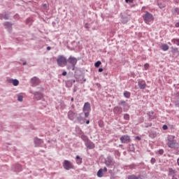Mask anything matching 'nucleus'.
Masks as SVG:
<instances>
[{
  "instance_id": "nucleus-32",
  "label": "nucleus",
  "mask_w": 179,
  "mask_h": 179,
  "mask_svg": "<svg viewBox=\"0 0 179 179\" xmlns=\"http://www.w3.org/2000/svg\"><path fill=\"white\" fill-rule=\"evenodd\" d=\"M148 114V117H149L150 120H153L155 118V117L152 116L154 114L153 111H150Z\"/></svg>"
},
{
  "instance_id": "nucleus-28",
  "label": "nucleus",
  "mask_w": 179,
  "mask_h": 179,
  "mask_svg": "<svg viewBox=\"0 0 179 179\" xmlns=\"http://www.w3.org/2000/svg\"><path fill=\"white\" fill-rule=\"evenodd\" d=\"M173 13L175 16H178L179 15V8H175L173 11Z\"/></svg>"
},
{
  "instance_id": "nucleus-57",
  "label": "nucleus",
  "mask_w": 179,
  "mask_h": 179,
  "mask_svg": "<svg viewBox=\"0 0 179 179\" xmlns=\"http://www.w3.org/2000/svg\"><path fill=\"white\" fill-rule=\"evenodd\" d=\"M73 100H74L73 98H71V101H73Z\"/></svg>"
},
{
  "instance_id": "nucleus-12",
  "label": "nucleus",
  "mask_w": 179,
  "mask_h": 179,
  "mask_svg": "<svg viewBox=\"0 0 179 179\" xmlns=\"http://www.w3.org/2000/svg\"><path fill=\"white\" fill-rule=\"evenodd\" d=\"M113 113L116 115H120V114H122V108L121 106H115L113 108Z\"/></svg>"
},
{
  "instance_id": "nucleus-42",
  "label": "nucleus",
  "mask_w": 179,
  "mask_h": 179,
  "mask_svg": "<svg viewBox=\"0 0 179 179\" xmlns=\"http://www.w3.org/2000/svg\"><path fill=\"white\" fill-rule=\"evenodd\" d=\"M150 162H151V164H155V163H156V159L152 158Z\"/></svg>"
},
{
  "instance_id": "nucleus-31",
  "label": "nucleus",
  "mask_w": 179,
  "mask_h": 179,
  "mask_svg": "<svg viewBox=\"0 0 179 179\" xmlns=\"http://www.w3.org/2000/svg\"><path fill=\"white\" fill-rule=\"evenodd\" d=\"M33 23V19L28 18L26 21V24H29V26H31V24Z\"/></svg>"
},
{
  "instance_id": "nucleus-41",
  "label": "nucleus",
  "mask_w": 179,
  "mask_h": 179,
  "mask_svg": "<svg viewBox=\"0 0 179 179\" xmlns=\"http://www.w3.org/2000/svg\"><path fill=\"white\" fill-rule=\"evenodd\" d=\"M159 155H163L164 153V150L163 149H160L158 151Z\"/></svg>"
},
{
  "instance_id": "nucleus-24",
  "label": "nucleus",
  "mask_w": 179,
  "mask_h": 179,
  "mask_svg": "<svg viewBox=\"0 0 179 179\" xmlns=\"http://www.w3.org/2000/svg\"><path fill=\"white\" fill-rule=\"evenodd\" d=\"M123 96L126 99H129V97H131V92H129L128 91H124L123 93Z\"/></svg>"
},
{
  "instance_id": "nucleus-33",
  "label": "nucleus",
  "mask_w": 179,
  "mask_h": 179,
  "mask_svg": "<svg viewBox=\"0 0 179 179\" xmlns=\"http://www.w3.org/2000/svg\"><path fill=\"white\" fill-rule=\"evenodd\" d=\"M124 120H126V121H129V114L125 113L123 116Z\"/></svg>"
},
{
  "instance_id": "nucleus-11",
  "label": "nucleus",
  "mask_w": 179,
  "mask_h": 179,
  "mask_svg": "<svg viewBox=\"0 0 179 179\" xmlns=\"http://www.w3.org/2000/svg\"><path fill=\"white\" fill-rule=\"evenodd\" d=\"M31 83L33 84V86H38L41 83V81L37 77H34L31 80Z\"/></svg>"
},
{
  "instance_id": "nucleus-13",
  "label": "nucleus",
  "mask_w": 179,
  "mask_h": 179,
  "mask_svg": "<svg viewBox=\"0 0 179 179\" xmlns=\"http://www.w3.org/2000/svg\"><path fill=\"white\" fill-rule=\"evenodd\" d=\"M68 118L71 121H73L75 120V117H76V113L72 110H69L68 112Z\"/></svg>"
},
{
  "instance_id": "nucleus-58",
  "label": "nucleus",
  "mask_w": 179,
  "mask_h": 179,
  "mask_svg": "<svg viewBox=\"0 0 179 179\" xmlns=\"http://www.w3.org/2000/svg\"><path fill=\"white\" fill-rule=\"evenodd\" d=\"M43 6H45V4H43Z\"/></svg>"
},
{
  "instance_id": "nucleus-9",
  "label": "nucleus",
  "mask_w": 179,
  "mask_h": 179,
  "mask_svg": "<svg viewBox=\"0 0 179 179\" xmlns=\"http://www.w3.org/2000/svg\"><path fill=\"white\" fill-rule=\"evenodd\" d=\"M105 163L107 167H110V166H114V160L113 159V157L110 156L106 158Z\"/></svg>"
},
{
  "instance_id": "nucleus-21",
  "label": "nucleus",
  "mask_w": 179,
  "mask_h": 179,
  "mask_svg": "<svg viewBox=\"0 0 179 179\" xmlns=\"http://www.w3.org/2000/svg\"><path fill=\"white\" fill-rule=\"evenodd\" d=\"M9 83H12L13 86H18L19 85V80L17 79L15 80H9Z\"/></svg>"
},
{
  "instance_id": "nucleus-55",
  "label": "nucleus",
  "mask_w": 179,
  "mask_h": 179,
  "mask_svg": "<svg viewBox=\"0 0 179 179\" xmlns=\"http://www.w3.org/2000/svg\"><path fill=\"white\" fill-rule=\"evenodd\" d=\"M178 165L179 166V158L178 159Z\"/></svg>"
},
{
  "instance_id": "nucleus-38",
  "label": "nucleus",
  "mask_w": 179,
  "mask_h": 179,
  "mask_svg": "<svg viewBox=\"0 0 179 179\" xmlns=\"http://www.w3.org/2000/svg\"><path fill=\"white\" fill-rule=\"evenodd\" d=\"M17 100L18 101H23V96L22 95H18Z\"/></svg>"
},
{
  "instance_id": "nucleus-45",
  "label": "nucleus",
  "mask_w": 179,
  "mask_h": 179,
  "mask_svg": "<svg viewBox=\"0 0 179 179\" xmlns=\"http://www.w3.org/2000/svg\"><path fill=\"white\" fill-rule=\"evenodd\" d=\"M104 172V173H107V168L104 167L103 169H102V172Z\"/></svg>"
},
{
  "instance_id": "nucleus-59",
  "label": "nucleus",
  "mask_w": 179,
  "mask_h": 179,
  "mask_svg": "<svg viewBox=\"0 0 179 179\" xmlns=\"http://www.w3.org/2000/svg\"><path fill=\"white\" fill-rule=\"evenodd\" d=\"M0 48H1V46H0Z\"/></svg>"
},
{
  "instance_id": "nucleus-14",
  "label": "nucleus",
  "mask_w": 179,
  "mask_h": 179,
  "mask_svg": "<svg viewBox=\"0 0 179 179\" xmlns=\"http://www.w3.org/2000/svg\"><path fill=\"white\" fill-rule=\"evenodd\" d=\"M85 145L86 148H87V149H90V150L94 149V148H96V145H94V143L92 142L90 140L87 141Z\"/></svg>"
},
{
  "instance_id": "nucleus-15",
  "label": "nucleus",
  "mask_w": 179,
  "mask_h": 179,
  "mask_svg": "<svg viewBox=\"0 0 179 179\" xmlns=\"http://www.w3.org/2000/svg\"><path fill=\"white\" fill-rule=\"evenodd\" d=\"M83 113H80L78 116L77 117V120L78 121L79 124H85L86 122V119L85 117H82Z\"/></svg>"
},
{
  "instance_id": "nucleus-49",
  "label": "nucleus",
  "mask_w": 179,
  "mask_h": 179,
  "mask_svg": "<svg viewBox=\"0 0 179 179\" xmlns=\"http://www.w3.org/2000/svg\"><path fill=\"white\" fill-rule=\"evenodd\" d=\"M46 50H47L48 51H50V50H51V47L48 46V47L46 48Z\"/></svg>"
},
{
  "instance_id": "nucleus-40",
  "label": "nucleus",
  "mask_w": 179,
  "mask_h": 179,
  "mask_svg": "<svg viewBox=\"0 0 179 179\" xmlns=\"http://www.w3.org/2000/svg\"><path fill=\"white\" fill-rule=\"evenodd\" d=\"M126 3H134V0H125Z\"/></svg>"
},
{
  "instance_id": "nucleus-18",
  "label": "nucleus",
  "mask_w": 179,
  "mask_h": 179,
  "mask_svg": "<svg viewBox=\"0 0 179 179\" xmlns=\"http://www.w3.org/2000/svg\"><path fill=\"white\" fill-rule=\"evenodd\" d=\"M14 171H17L18 173L22 171V165L17 164L13 167Z\"/></svg>"
},
{
  "instance_id": "nucleus-52",
  "label": "nucleus",
  "mask_w": 179,
  "mask_h": 179,
  "mask_svg": "<svg viewBox=\"0 0 179 179\" xmlns=\"http://www.w3.org/2000/svg\"><path fill=\"white\" fill-rule=\"evenodd\" d=\"M14 17H15V19H17V17H19V15H15L14 16Z\"/></svg>"
},
{
  "instance_id": "nucleus-27",
  "label": "nucleus",
  "mask_w": 179,
  "mask_h": 179,
  "mask_svg": "<svg viewBox=\"0 0 179 179\" xmlns=\"http://www.w3.org/2000/svg\"><path fill=\"white\" fill-rule=\"evenodd\" d=\"M171 43H173V44H176V45L179 46V38L171 39Z\"/></svg>"
},
{
  "instance_id": "nucleus-20",
  "label": "nucleus",
  "mask_w": 179,
  "mask_h": 179,
  "mask_svg": "<svg viewBox=\"0 0 179 179\" xmlns=\"http://www.w3.org/2000/svg\"><path fill=\"white\" fill-rule=\"evenodd\" d=\"M83 160V159L80 157V156H79V155H77V156H76V163H77L78 165L82 164Z\"/></svg>"
},
{
  "instance_id": "nucleus-46",
  "label": "nucleus",
  "mask_w": 179,
  "mask_h": 179,
  "mask_svg": "<svg viewBox=\"0 0 179 179\" xmlns=\"http://www.w3.org/2000/svg\"><path fill=\"white\" fill-rule=\"evenodd\" d=\"M136 139H137V141H141V137L139 136H136Z\"/></svg>"
},
{
  "instance_id": "nucleus-26",
  "label": "nucleus",
  "mask_w": 179,
  "mask_h": 179,
  "mask_svg": "<svg viewBox=\"0 0 179 179\" xmlns=\"http://www.w3.org/2000/svg\"><path fill=\"white\" fill-rule=\"evenodd\" d=\"M81 139L85 142V145L86 144L87 142H88L90 141L89 138L85 135H82Z\"/></svg>"
},
{
  "instance_id": "nucleus-56",
  "label": "nucleus",
  "mask_w": 179,
  "mask_h": 179,
  "mask_svg": "<svg viewBox=\"0 0 179 179\" xmlns=\"http://www.w3.org/2000/svg\"><path fill=\"white\" fill-rule=\"evenodd\" d=\"M26 64H27L26 62H24V63H23V65H26Z\"/></svg>"
},
{
  "instance_id": "nucleus-37",
  "label": "nucleus",
  "mask_w": 179,
  "mask_h": 179,
  "mask_svg": "<svg viewBox=\"0 0 179 179\" xmlns=\"http://www.w3.org/2000/svg\"><path fill=\"white\" fill-rule=\"evenodd\" d=\"M158 6L160 9H163V8H166V5H164L162 3H158Z\"/></svg>"
},
{
  "instance_id": "nucleus-4",
  "label": "nucleus",
  "mask_w": 179,
  "mask_h": 179,
  "mask_svg": "<svg viewBox=\"0 0 179 179\" xmlns=\"http://www.w3.org/2000/svg\"><path fill=\"white\" fill-rule=\"evenodd\" d=\"M90 111H92V108L90 106V102H85L84 103L83 108V113L85 114V117L87 118L89 115H90Z\"/></svg>"
},
{
  "instance_id": "nucleus-50",
  "label": "nucleus",
  "mask_w": 179,
  "mask_h": 179,
  "mask_svg": "<svg viewBox=\"0 0 179 179\" xmlns=\"http://www.w3.org/2000/svg\"><path fill=\"white\" fill-rule=\"evenodd\" d=\"M99 72H102L103 71V68H99L98 70Z\"/></svg>"
},
{
  "instance_id": "nucleus-10",
  "label": "nucleus",
  "mask_w": 179,
  "mask_h": 179,
  "mask_svg": "<svg viewBox=\"0 0 179 179\" xmlns=\"http://www.w3.org/2000/svg\"><path fill=\"white\" fill-rule=\"evenodd\" d=\"M138 86L139 89H141V90H143V89L146 88V82L143 80H138Z\"/></svg>"
},
{
  "instance_id": "nucleus-36",
  "label": "nucleus",
  "mask_w": 179,
  "mask_h": 179,
  "mask_svg": "<svg viewBox=\"0 0 179 179\" xmlns=\"http://www.w3.org/2000/svg\"><path fill=\"white\" fill-rule=\"evenodd\" d=\"M119 106H123L124 107H125V105L127 104V102L125 101H120L118 103Z\"/></svg>"
},
{
  "instance_id": "nucleus-43",
  "label": "nucleus",
  "mask_w": 179,
  "mask_h": 179,
  "mask_svg": "<svg viewBox=\"0 0 179 179\" xmlns=\"http://www.w3.org/2000/svg\"><path fill=\"white\" fill-rule=\"evenodd\" d=\"M152 126V123H149L148 124L145 123V128H149V127H151Z\"/></svg>"
},
{
  "instance_id": "nucleus-51",
  "label": "nucleus",
  "mask_w": 179,
  "mask_h": 179,
  "mask_svg": "<svg viewBox=\"0 0 179 179\" xmlns=\"http://www.w3.org/2000/svg\"><path fill=\"white\" fill-rule=\"evenodd\" d=\"M173 51H175V52H176V51H178V48H173Z\"/></svg>"
},
{
  "instance_id": "nucleus-44",
  "label": "nucleus",
  "mask_w": 179,
  "mask_h": 179,
  "mask_svg": "<svg viewBox=\"0 0 179 179\" xmlns=\"http://www.w3.org/2000/svg\"><path fill=\"white\" fill-rule=\"evenodd\" d=\"M169 127H167V125L164 124L163 127H162V129H164V131H166V129H168Z\"/></svg>"
},
{
  "instance_id": "nucleus-25",
  "label": "nucleus",
  "mask_w": 179,
  "mask_h": 179,
  "mask_svg": "<svg viewBox=\"0 0 179 179\" xmlns=\"http://www.w3.org/2000/svg\"><path fill=\"white\" fill-rule=\"evenodd\" d=\"M175 174H176V170L171 168L169 169V176H171L172 177H174Z\"/></svg>"
},
{
  "instance_id": "nucleus-6",
  "label": "nucleus",
  "mask_w": 179,
  "mask_h": 179,
  "mask_svg": "<svg viewBox=\"0 0 179 179\" xmlns=\"http://www.w3.org/2000/svg\"><path fill=\"white\" fill-rule=\"evenodd\" d=\"M67 62L70 64L72 66V71H75V68L76 66V64H78V59L76 57L70 56L69 59H67Z\"/></svg>"
},
{
  "instance_id": "nucleus-16",
  "label": "nucleus",
  "mask_w": 179,
  "mask_h": 179,
  "mask_svg": "<svg viewBox=\"0 0 179 179\" xmlns=\"http://www.w3.org/2000/svg\"><path fill=\"white\" fill-rule=\"evenodd\" d=\"M34 142L36 148H38V146H41V144L43 143V140L38 138H35Z\"/></svg>"
},
{
  "instance_id": "nucleus-7",
  "label": "nucleus",
  "mask_w": 179,
  "mask_h": 179,
  "mask_svg": "<svg viewBox=\"0 0 179 179\" xmlns=\"http://www.w3.org/2000/svg\"><path fill=\"white\" fill-rule=\"evenodd\" d=\"M63 167L65 170H71V169H73V165L70 161L64 160L63 162Z\"/></svg>"
},
{
  "instance_id": "nucleus-47",
  "label": "nucleus",
  "mask_w": 179,
  "mask_h": 179,
  "mask_svg": "<svg viewBox=\"0 0 179 179\" xmlns=\"http://www.w3.org/2000/svg\"><path fill=\"white\" fill-rule=\"evenodd\" d=\"M175 27H179V21L176 23Z\"/></svg>"
},
{
  "instance_id": "nucleus-5",
  "label": "nucleus",
  "mask_w": 179,
  "mask_h": 179,
  "mask_svg": "<svg viewBox=\"0 0 179 179\" xmlns=\"http://www.w3.org/2000/svg\"><path fill=\"white\" fill-rule=\"evenodd\" d=\"M43 92L44 88H39L38 92L33 93L35 100H41V99L44 97V94H43Z\"/></svg>"
},
{
  "instance_id": "nucleus-23",
  "label": "nucleus",
  "mask_w": 179,
  "mask_h": 179,
  "mask_svg": "<svg viewBox=\"0 0 179 179\" xmlns=\"http://www.w3.org/2000/svg\"><path fill=\"white\" fill-rule=\"evenodd\" d=\"M161 49L162 50V51H168L169 45L166 43H164L161 45Z\"/></svg>"
},
{
  "instance_id": "nucleus-39",
  "label": "nucleus",
  "mask_w": 179,
  "mask_h": 179,
  "mask_svg": "<svg viewBox=\"0 0 179 179\" xmlns=\"http://www.w3.org/2000/svg\"><path fill=\"white\" fill-rule=\"evenodd\" d=\"M149 69V64L146 63L144 64V70L148 71Z\"/></svg>"
},
{
  "instance_id": "nucleus-17",
  "label": "nucleus",
  "mask_w": 179,
  "mask_h": 179,
  "mask_svg": "<svg viewBox=\"0 0 179 179\" xmlns=\"http://www.w3.org/2000/svg\"><path fill=\"white\" fill-rule=\"evenodd\" d=\"M3 26H5L6 29H8V31H12V24L9 22H6L3 23Z\"/></svg>"
},
{
  "instance_id": "nucleus-1",
  "label": "nucleus",
  "mask_w": 179,
  "mask_h": 179,
  "mask_svg": "<svg viewBox=\"0 0 179 179\" xmlns=\"http://www.w3.org/2000/svg\"><path fill=\"white\" fill-rule=\"evenodd\" d=\"M142 17L145 24H150L151 23H153V21L155 20L153 14L150 13L149 11H145V13L142 15Z\"/></svg>"
},
{
  "instance_id": "nucleus-35",
  "label": "nucleus",
  "mask_w": 179,
  "mask_h": 179,
  "mask_svg": "<svg viewBox=\"0 0 179 179\" xmlns=\"http://www.w3.org/2000/svg\"><path fill=\"white\" fill-rule=\"evenodd\" d=\"M101 65V62H100V61H97V62L94 64L95 68H99V66H100Z\"/></svg>"
},
{
  "instance_id": "nucleus-30",
  "label": "nucleus",
  "mask_w": 179,
  "mask_h": 179,
  "mask_svg": "<svg viewBox=\"0 0 179 179\" xmlns=\"http://www.w3.org/2000/svg\"><path fill=\"white\" fill-rule=\"evenodd\" d=\"M128 17H122V23H123V24H125L126 23H128Z\"/></svg>"
},
{
  "instance_id": "nucleus-8",
  "label": "nucleus",
  "mask_w": 179,
  "mask_h": 179,
  "mask_svg": "<svg viewBox=\"0 0 179 179\" xmlns=\"http://www.w3.org/2000/svg\"><path fill=\"white\" fill-rule=\"evenodd\" d=\"M120 142L122 143H129L131 142V137L128 135H124L120 137Z\"/></svg>"
},
{
  "instance_id": "nucleus-2",
  "label": "nucleus",
  "mask_w": 179,
  "mask_h": 179,
  "mask_svg": "<svg viewBox=\"0 0 179 179\" xmlns=\"http://www.w3.org/2000/svg\"><path fill=\"white\" fill-rule=\"evenodd\" d=\"M166 145L168 148H170L171 149H177L178 143H177V141L174 139V136H169L168 137Z\"/></svg>"
},
{
  "instance_id": "nucleus-22",
  "label": "nucleus",
  "mask_w": 179,
  "mask_h": 179,
  "mask_svg": "<svg viewBox=\"0 0 179 179\" xmlns=\"http://www.w3.org/2000/svg\"><path fill=\"white\" fill-rule=\"evenodd\" d=\"M149 136L151 138V139H154V138L157 136V133L156 131H151L149 134Z\"/></svg>"
},
{
  "instance_id": "nucleus-34",
  "label": "nucleus",
  "mask_w": 179,
  "mask_h": 179,
  "mask_svg": "<svg viewBox=\"0 0 179 179\" xmlns=\"http://www.w3.org/2000/svg\"><path fill=\"white\" fill-rule=\"evenodd\" d=\"M98 124L100 128H103V127H104V122H103V120H99L98 122Z\"/></svg>"
},
{
  "instance_id": "nucleus-29",
  "label": "nucleus",
  "mask_w": 179,
  "mask_h": 179,
  "mask_svg": "<svg viewBox=\"0 0 179 179\" xmlns=\"http://www.w3.org/2000/svg\"><path fill=\"white\" fill-rule=\"evenodd\" d=\"M97 177H103V169H100L97 172Z\"/></svg>"
},
{
  "instance_id": "nucleus-48",
  "label": "nucleus",
  "mask_w": 179,
  "mask_h": 179,
  "mask_svg": "<svg viewBox=\"0 0 179 179\" xmlns=\"http://www.w3.org/2000/svg\"><path fill=\"white\" fill-rule=\"evenodd\" d=\"M66 74H67L66 71H64V72L62 73V76H66Z\"/></svg>"
},
{
  "instance_id": "nucleus-19",
  "label": "nucleus",
  "mask_w": 179,
  "mask_h": 179,
  "mask_svg": "<svg viewBox=\"0 0 179 179\" xmlns=\"http://www.w3.org/2000/svg\"><path fill=\"white\" fill-rule=\"evenodd\" d=\"M8 20L9 19V15L8 14H0V20Z\"/></svg>"
},
{
  "instance_id": "nucleus-53",
  "label": "nucleus",
  "mask_w": 179,
  "mask_h": 179,
  "mask_svg": "<svg viewBox=\"0 0 179 179\" xmlns=\"http://www.w3.org/2000/svg\"><path fill=\"white\" fill-rule=\"evenodd\" d=\"M86 124L88 125V124H90V120H87Z\"/></svg>"
},
{
  "instance_id": "nucleus-54",
  "label": "nucleus",
  "mask_w": 179,
  "mask_h": 179,
  "mask_svg": "<svg viewBox=\"0 0 179 179\" xmlns=\"http://www.w3.org/2000/svg\"><path fill=\"white\" fill-rule=\"evenodd\" d=\"M115 153H116V155H117V156H120V152L116 151Z\"/></svg>"
},
{
  "instance_id": "nucleus-3",
  "label": "nucleus",
  "mask_w": 179,
  "mask_h": 179,
  "mask_svg": "<svg viewBox=\"0 0 179 179\" xmlns=\"http://www.w3.org/2000/svg\"><path fill=\"white\" fill-rule=\"evenodd\" d=\"M57 62L58 66L64 68V66H66V64H68V60L66 59V57H65V56L59 55L57 59Z\"/></svg>"
}]
</instances>
